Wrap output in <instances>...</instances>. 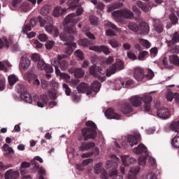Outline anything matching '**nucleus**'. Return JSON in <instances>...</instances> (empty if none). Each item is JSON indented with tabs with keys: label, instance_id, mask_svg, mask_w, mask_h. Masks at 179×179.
Masks as SVG:
<instances>
[{
	"label": "nucleus",
	"instance_id": "nucleus-1",
	"mask_svg": "<svg viewBox=\"0 0 179 179\" xmlns=\"http://www.w3.org/2000/svg\"><path fill=\"white\" fill-rule=\"evenodd\" d=\"M76 14L71 13L64 20V26L66 32H63L59 34V31L57 27L52 25V17H47L46 20H43L41 16L38 17L39 23L41 27H44L48 33L53 34L54 37H58L59 36L62 41H65V45L67 46V49L65 51V54L71 55L73 52V50L76 48V43L72 42L75 37L71 34H76V29L75 24L78 22L76 20Z\"/></svg>",
	"mask_w": 179,
	"mask_h": 179
},
{
	"label": "nucleus",
	"instance_id": "nucleus-2",
	"mask_svg": "<svg viewBox=\"0 0 179 179\" xmlns=\"http://www.w3.org/2000/svg\"><path fill=\"white\" fill-rule=\"evenodd\" d=\"M85 125L87 127H84L81 129V135L78 138V141H89V139H96L97 136V125L92 120L86 122Z\"/></svg>",
	"mask_w": 179,
	"mask_h": 179
},
{
	"label": "nucleus",
	"instance_id": "nucleus-3",
	"mask_svg": "<svg viewBox=\"0 0 179 179\" xmlns=\"http://www.w3.org/2000/svg\"><path fill=\"white\" fill-rule=\"evenodd\" d=\"M20 98L25 101V103H29V104L31 103L33 100L36 101L38 107H40L41 108H43L44 106H47L48 101L50 100L48 96L45 94L41 95L39 98L38 96L34 95L33 98L27 91L22 92L20 94Z\"/></svg>",
	"mask_w": 179,
	"mask_h": 179
},
{
	"label": "nucleus",
	"instance_id": "nucleus-4",
	"mask_svg": "<svg viewBox=\"0 0 179 179\" xmlns=\"http://www.w3.org/2000/svg\"><path fill=\"white\" fill-rule=\"evenodd\" d=\"M101 87V84L99 81H94L91 87L85 83H81L78 87L77 90L79 93H86L87 96H90L92 93H98Z\"/></svg>",
	"mask_w": 179,
	"mask_h": 179
},
{
	"label": "nucleus",
	"instance_id": "nucleus-5",
	"mask_svg": "<svg viewBox=\"0 0 179 179\" xmlns=\"http://www.w3.org/2000/svg\"><path fill=\"white\" fill-rule=\"evenodd\" d=\"M90 73L92 75L94 78H98L100 82H105L106 76H101V75H104L105 72L103 71L101 67L96 66L94 64L90 68Z\"/></svg>",
	"mask_w": 179,
	"mask_h": 179
},
{
	"label": "nucleus",
	"instance_id": "nucleus-6",
	"mask_svg": "<svg viewBox=\"0 0 179 179\" xmlns=\"http://www.w3.org/2000/svg\"><path fill=\"white\" fill-rule=\"evenodd\" d=\"M124 69V62L122 60L117 61L113 64L106 71V76L110 78L111 75L117 73V71H122Z\"/></svg>",
	"mask_w": 179,
	"mask_h": 179
},
{
	"label": "nucleus",
	"instance_id": "nucleus-7",
	"mask_svg": "<svg viewBox=\"0 0 179 179\" xmlns=\"http://www.w3.org/2000/svg\"><path fill=\"white\" fill-rule=\"evenodd\" d=\"M113 17H124V19L134 18V13L131 10L124 8L120 10H115L112 13Z\"/></svg>",
	"mask_w": 179,
	"mask_h": 179
},
{
	"label": "nucleus",
	"instance_id": "nucleus-8",
	"mask_svg": "<svg viewBox=\"0 0 179 179\" xmlns=\"http://www.w3.org/2000/svg\"><path fill=\"white\" fill-rule=\"evenodd\" d=\"M171 129L177 132L176 136L171 141V145L173 148L178 149L179 148V121L173 122L171 124Z\"/></svg>",
	"mask_w": 179,
	"mask_h": 179
},
{
	"label": "nucleus",
	"instance_id": "nucleus-9",
	"mask_svg": "<svg viewBox=\"0 0 179 179\" xmlns=\"http://www.w3.org/2000/svg\"><path fill=\"white\" fill-rule=\"evenodd\" d=\"M117 167L118 164L117 162H113L111 161H107L106 162V169H111L113 171L110 173V176L113 177V179H124V177L121 175H118Z\"/></svg>",
	"mask_w": 179,
	"mask_h": 179
},
{
	"label": "nucleus",
	"instance_id": "nucleus-10",
	"mask_svg": "<svg viewBox=\"0 0 179 179\" xmlns=\"http://www.w3.org/2000/svg\"><path fill=\"white\" fill-rule=\"evenodd\" d=\"M66 3L71 9L77 8L76 16H80V15L83 13V8L78 5L79 3V0H67Z\"/></svg>",
	"mask_w": 179,
	"mask_h": 179
},
{
	"label": "nucleus",
	"instance_id": "nucleus-11",
	"mask_svg": "<svg viewBox=\"0 0 179 179\" xmlns=\"http://www.w3.org/2000/svg\"><path fill=\"white\" fill-rule=\"evenodd\" d=\"M37 68L39 71H45L46 73H52V72H54V69H52V66L45 63V62L42 59L38 62Z\"/></svg>",
	"mask_w": 179,
	"mask_h": 179
},
{
	"label": "nucleus",
	"instance_id": "nucleus-12",
	"mask_svg": "<svg viewBox=\"0 0 179 179\" xmlns=\"http://www.w3.org/2000/svg\"><path fill=\"white\" fill-rule=\"evenodd\" d=\"M65 57H66V55H59L57 56V60H54L59 62L58 66H60V69L62 71H66V69L69 68V64L68 63V62H66V60H62L64 59V58H65Z\"/></svg>",
	"mask_w": 179,
	"mask_h": 179
},
{
	"label": "nucleus",
	"instance_id": "nucleus-13",
	"mask_svg": "<svg viewBox=\"0 0 179 179\" xmlns=\"http://www.w3.org/2000/svg\"><path fill=\"white\" fill-rule=\"evenodd\" d=\"M101 163H98L96 164L95 167L94 168L95 174H100L101 173V179H108L107 171H106V169H101Z\"/></svg>",
	"mask_w": 179,
	"mask_h": 179
},
{
	"label": "nucleus",
	"instance_id": "nucleus-14",
	"mask_svg": "<svg viewBox=\"0 0 179 179\" xmlns=\"http://www.w3.org/2000/svg\"><path fill=\"white\" fill-rule=\"evenodd\" d=\"M58 64L59 62L57 61H53L52 62V65L55 67V73L57 75V76H60L62 79H66V80L71 79V76H69L68 73H61V70H59V68L58 67Z\"/></svg>",
	"mask_w": 179,
	"mask_h": 179
},
{
	"label": "nucleus",
	"instance_id": "nucleus-15",
	"mask_svg": "<svg viewBox=\"0 0 179 179\" xmlns=\"http://www.w3.org/2000/svg\"><path fill=\"white\" fill-rule=\"evenodd\" d=\"M105 115L109 120H120L121 118V115L120 114L115 113L114 109L109 108L105 112Z\"/></svg>",
	"mask_w": 179,
	"mask_h": 179
},
{
	"label": "nucleus",
	"instance_id": "nucleus-16",
	"mask_svg": "<svg viewBox=\"0 0 179 179\" xmlns=\"http://www.w3.org/2000/svg\"><path fill=\"white\" fill-rule=\"evenodd\" d=\"M120 111L124 115L131 114L134 111V108L129 102H124L121 105Z\"/></svg>",
	"mask_w": 179,
	"mask_h": 179
},
{
	"label": "nucleus",
	"instance_id": "nucleus-17",
	"mask_svg": "<svg viewBox=\"0 0 179 179\" xmlns=\"http://www.w3.org/2000/svg\"><path fill=\"white\" fill-rule=\"evenodd\" d=\"M142 98V101L144 103V109L145 111H150V107L152 103V100H153V98H152V96L147 94L144 95Z\"/></svg>",
	"mask_w": 179,
	"mask_h": 179
},
{
	"label": "nucleus",
	"instance_id": "nucleus-18",
	"mask_svg": "<svg viewBox=\"0 0 179 179\" xmlns=\"http://www.w3.org/2000/svg\"><path fill=\"white\" fill-rule=\"evenodd\" d=\"M157 116L162 120H167L170 117V110L166 108H157Z\"/></svg>",
	"mask_w": 179,
	"mask_h": 179
},
{
	"label": "nucleus",
	"instance_id": "nucleus-19",
	"mask_svg": "<svg viewBox=\"0 0 179 179\" xmlns=\"http://www.w3.org/2000/svg\"><path fill=\"white\" fill-rule=\"evenodd\" d=\"M134 78L136 80H143V78H145V71L143 69L140 67H136L134 69Z\"/></svg>",
	"mask_w": 179,
	"mask_h": 179
},
{
	"label": "nucleus",
	"instance_id": "nucleus-20",
	"mask_svg": "<svg viewBox=\"0 0 179 179\" xmlns=\"http://www.w3.org/2000/svg\"><path fill=\"white\" fill-rule=\"evenodd\" d=\"M129 101L133 107H140L142 104V97L135 95L130 98Z\"/></svg>",
	"mask_w": 179,
	"mask_h": 179
},
{
	"label": "nucleus",
	"instance_id": "nucleus-21",
	"mask_svg": "<svg viewBox=\"0 0 179 179\" xmlns=\"http://www.w3.org/2000/svg\"><path fill=\"white\" fill-rule=\"evenodd\" d=\"M96 146V143L93 142H84L81 143V145L79 147V150L81 152H85L86 150H89L92 149V148H94Z\"/></svg>",
	"mask_w": 179,
	"mask_h": 179
},
{
	"label": "nucleus",
	"instance_id": "nucleus-22",
	"mask_svg": "<svg viewBox=\"0 0 179 179\" xmlns=\"http://www.w3.org/2000/svg\"><path fill=\"white\" fill-rule=\"evenodd\" d=\"M4 177L5 179H17L19 178V173L10 169L6 172Z\"/></svg>",
	"mask_w": 179,
	"mask_h": 179
},
{
	"label": "nucleus",
	"instance_id": "nucleus-23",
	"mask_svg": "<svg viewBox=\"0 0 179 179\" xmlns=\"http://www.w3.org/2000/svg\"><path fill=\"white\" fill-rule=\"evenodd\" d=\"M36 78H37V75L34 73V71H33V70H29L28 72L24 75V80H27L29 83H31V81L34 80Z\"/></svg>",
	"mask_w": 179,
	"mask_h": 179
},
{
	"label": "nucleus",
	"instance_id": "nucleus-24",
	"mask_svg": "<svg viewBox=\"0 0 179 179\" xmlns=\"http://www.w3.org/2000/svg\"><path fill=\"white\" fill-rule=\"evenodd\" d=\"M122 164L124 166H129V164H134L136 162V159L134 157H130L128 155L122 156Z\"/></svg>",
	"mask_w": 179,
	"mask_h": 179
},
{
	"label": "nucleus",
	"instance_id": "nucleus-25",
	"mask_svg": "<svg viewBox=\"0 0 179 179\" xmlns=\"http://www.w3.org/2000/svg\"><path fill=\"white\" fill-rule=\"evenodd\" d=\"M140 34L143 36H146L149 34V25L148 23L143 22L139 25Z\"/></svg>",
	"mask_w": 179,
	"mask_h": 179
},
{
	"label": "nucleus",
	"instance_id": "nucleus-26",
	"mask_svg": "<svg viewBox=\"0 0 179 179\" xmlns=\"http://www.w3.org/2000/svg\"><path fill=\"white\" fill-rule=\"evenodd\" d=\"M134 153L136 155H142V153H148V148L143 144H139L136 148L133 150Z\"/></svg>",
	"mask_w": 179,
	"mask_h": 179
},
{
	"label": "nucleus",
	"instance_id": "nucleus-27",
	"mask_svg": "<svg viewBox=\"0 0 179 179\" xmlns=\"http://www.w3.org/2000/svg\"><path fill=\"white\" fill-rule=\"evenodd\" d=\"M153 27L157 33H162L163 32V24L160 22L159 19H153Z\"/></svg>",
	"mask_w": 179,
	"mask_h": 179
},
{
	"label": "nucleus",
	"instance_id": "nucleus-28",
	"mask_svg": "<svg viewBox=\"0 0 179 179\" xmlns=\"http://www.w3.org/2000/svg\"><path fill=\"white\" fill-rule=\"evenodd\" d=\"M92 50L96 51V52H103L106 55H108L111 52L110 49L106 45L94 46Z\"/></svg>",
	"mask_w": 179,
	"mask_h": 179
},
{
	"label": "nucleus",
	"instance_id": "nucleus-29",
	"mask_svg": "<svg viewBox=\"0 0 179 179\" xmlns=\"http://www.w3.org/2000/svg\"><path fill=\"white\" fill-rule=\"evenodd\" d=\"M141 171L139 166L132 167L130 169V173L128 175V179H137L136 175Z\"/></svg>",
	"mask_w": 179,
	"mask_h": 179
},
{
	"label": "nucleus",
	"instance_id": "nucleus-30",
	"mask_svg": "<svg viewBox=\"0 0 179 179\" xmlns=\"http://www.w3.org/2000/svg\"><path fill=\"white\" fill-rule=\"evenodd\" d=\"M69 71L74 73V76L78 79H80V78H83L85 76V71L82 69H70Z\"/></svg>",
	"mask_w": 179,
	"mask_h": 179
},
{
	"label": "nucleus",
	"instance_id": "nucleus-31",
	"mask_svg": "<svg viewBox=\"0 0 179 179\" xmlns=\"http://www.w3.org/2000/svg\"><path fill=\"white\" fill-rule=\"evenodd\" d=\"M66 12V8H62L60 6H57L53 10V16H55V17H58V16H62Z\"/></svg>",
	"mask_w": 179,
	"mask_h": 179
},
{
	"label": "nucleus",
	"instance_id": "nucleus-32",
	"mask_svg": "<svg viewBox=\"0 0 179 179\" xmlns=\"http://www.w3.org/2000/svg\"><path fill=\"white\" fill-rule=\"evenodd\" d=\"M140 141V137L138 136H129L128 137V140H127V143H129V145L130 146H134V145H138V143Z\"/></svg>",
	"mask_w": 179,
	"mask_h": 179
},
{
	"label": "nucleus",
	"instance_id": "nucleus-33",
	"mask_svg": "<svg viewBox=\"0 0 179 179\" xmlns=\"http://www.w3.org/2000/svg\"><path fill=\"white\" fill-rule=\"evenodd\" d=\"M136 5L138 6V8H140V9H141V10H143V12H149V8H150V4L138 1H137Z\"/></svg>",
	"mask_w": 179,
	"mask_h": 179
},
{
	"label": "nucleus",
	"instance_id": "nucleus-34",
	"mask_svg": "<svg viewBox=\"0 0 179 179\" xmlns=\"http://www.w3.org/2000/svg\"><path fill=\"white\" fill-rule=\"evenodd\" d=\"M20 65L22 69H27L31 65V62L29 59H22L20 62Z\"/></svg>",
	"mask_w": 179,
	"mask_h": 179
},
{
	"label": "nucleus",
	"instance_id": "nucleus-35",
	"mask_svg": "<svg viewBox=\"0 0 179 179\" xmlns=\"http://www.w3.org/2000/svg\"><path fill=\"white\" fill-rule=\"evenodd\" d=\"M169 61L171 64H173V65H176L177 66H179V57L173 55L169 57Z\"/></svg>",
	"mask_w": 179,
	"mask_h": 179
},
{
	"label": "nucleus",
	"instance_id": "nucleus-36",
	"mask_svg": "<svg viewBox=\"0 0 179 179\" xmlns=\"http://www.w3.org/2000/svg\"><path fill=\"white\" fill-rule=\"evenodd\" d=\"M92 44V42L87 38L80 39L78 41V45L81 47H89Z\"/></svg>",
	"mask_w": 179,
	"mask_h": 179
},
{
	"label": "nucleus",
	"instance_id": "nucleus-37",
	"mask_svg": "<svg viewBox=\"0 0 179 179\" xmlns=\"http://www.w3.org/2000/svg\"><path fill=\"white\" fill-rule=\"evenodd\" d=\"M3 148L5 152H8L6 153V156H8V157H9L10 153H11V155H13V153H15V150H13V148H12V147H9V145L8 144H4L3 145Z\"/></svg>",
	"mask_w": 179,
	"mask_h": 179
},
{
	"label": "nucleus",
	"instance_id": "nucleus-38",
	"mask_svg": "<svg viewBox=\"0 0 179 179\" xmlns=\"http://www.w3.org/2000/svg\"><path fill=\"white\" fill-rule=\"evenodd\" d=\"M10 44V41H8V38H0V48H3V47H6V48H8Z\"/></svg>",
	"mask_w": 179,
	"mask_h": 179
},
{
	"label": "nucleus",
	"instance_id": "nucleus-39",
	"mask_svg": "<svg viewBox=\"0 0 179 179\" xmlns=\"http://www.w3.org/2000/svg\"><path fill=\"white\" fill-rule=\"evenodd\" d=\"M128 29H129V30H131V31H138L139 25H138L136 22H129L128 24Z\"/></svg>",
	"mask_w": 179,
	"mask_h": 179
},
{
	"label": "nucleus",
	"instance_id": "nucleus-40",
	"mask_svg": "<svg viewBox=\"0 0 179 179\" xmlns=\"http://www.w3.org/2000/svg\"><path fill=\"white\" fill-rule=\"evenodd\" d=\"M119 8H122V3L118 2L114 3L108 8V12H113L115 9H118Z\"/></svg>",
	"mask_w": 179,
	"mask_h": 179
},
{
	"label": "nucleus",
	"instance_id": "nucleus-41",
	"mask_svg": "<svg viewBox=\"0 0 179 179\" xmlns=\"http://www.w3.org/2000/svg\"><path fill=\"white\" fill-rule=\"evenodd\" d=\"M153 78H155V72H153L152 69H148V73L144 75V79H146V80H152Z\"/></svg>",
	"mask_w": 179,
	"mask_h": 179
},
{
	"label": "nucleus",
	"instance_id": "nucleus-42",
	"mask_svg": "<svg viewBox=\"0 0 179 179\" xmlns=\"http://www.w3.org/2000/svg\"><path fill=\"white\" fill-rule=\"evenodd\" d=\"M169 19L173 26H175V24H178V17H177V15H176V14L171 13L169 15Z\"/></svg>",
	"mask_w": 179,
	"mask_h": 179
},
{
	"label": "nucleus",
	"instance_id": "nucleus-43",
	"mask_svg": "<svg viewBox=\"0 0 179 179\" xmlns=\"http://www.w3.org/2000/svg\"><path fill=\"white\" fill-rule=\"evenodd\" d=\"M18 80L19 79L15 75L8 76V83L10 86H13V85H15V83H16V82H17Z\"/></svg>",
	"mask_w": 179,
	"mask_h": 179
},
{
	"label": "nucleus",
	"instance_id": "nucleus-44",
	"mask_svg": "<svg viewBox=\"0 0 179 179\" xmlns=\"http://www.w3.org/2000/svg\"><path fill=\"white\" fill-rule=\"evenodd\" d=\"M172 41H170V43H173V44H176V43H179V34H178V32L175 31L173 33V34L172 35Z\"/></svg>",
	"mask_w": 179,
	"mask_h": 179
},
{
	"label": "nucleus",
	"instance_id": "nucleus-45",
	"mask_svg": "<svg viewBox=\"0 0 179 179\" xmlns=\"http://www.w3.org/2000/svg\"><path fill=\"white\" fill-rule=\"evenodd\" d=\"M148 54H149V52L146 50L141 52L138 56V61H143L146 55H148Z\"/></svg>",
	"mask_w": 179,
	"mask_h": 179
},
{
	"label": "nucleus",
	"instance_id": "nucleus-46",
	"mask_svg": "<svg viewBox=\"0 0 179 179\" xmlns=\"http://www.w3.org/2000/svg\"><path fill=\"white\" fill-rule=\"evenodd\" d=\"M177 93H176L175 94L173 93V92L171 91H169L167 92V94H166V100H168V101H173V99H176V94Z\"/></svg>",
	"mask_w": 179,
	"mask_h": 179
},
{
	"label": "nucleus",
	"instance_id": "nucleus-47",
	"mask_svg": "<svg viewBox=\"0 0 179 179\" xmlns=\"http://www.w3.org/2000/svg\"><path fill=\"white\" fill-rule=\"evenodd\" d=\"M140 43L143 47L145 48H150V43L148 40L140 39Z\"/></svg>",
	"mask_w": 179,
	"mask_h": 179
},
{
	"label": "nucleus",
	"instance_id": "nucleus-48",
	"mask_svg": "<svg viewBox=\"0 0 179 179\" xmlns=\"http://www.w3.org/2000/svg\"><path fill=\"white\" fill-rule=\"evenodd\" d=\"M90 22L91 24H94V26H96L99 22V18L94 15L90 16Z\"/></svg>",
	"mask_w": 179,
	"mask_h": 179
},
{
	"label": "nucleus",
	"instance_id": "nucleus-49",
	"mask_svg": "<svg viewBox=\"0 0 179 179\" xmlns=\"http://www.w3.org/2000/svg\"><path fill=\"white\" fill-rule=\"evenodd\" d=\"M31 59L34 62H38L39 61H41L40 59V55L38 53H34L31 56Z\"/></svg>",
	"mask_w": 179,
	"mask_h": 179
},
{
	"label": "nucleus",
	"instance_id": "nucleus-50",
	"mask_svg": "<svg viewBox=\"0 0 179 179\" xmlns=\"http://www.w3.org/2000/svg\"><path fill=\"white\" fill-rule=\"evenodd\" d=\"M138 164L139 166H145L146 164V157L141 156L138 158Z\"/></svg>",
	"mask_w": 179,
	"mask_h": 179
},
{
	"label": "nucleus",
	"instance_id": "nucleus-51",
	"mask_svg": "<svg viewBox=\"0 0 179 179\" xmlns=\"http://www.w3.org/2000/svg\"><path fill=\"white\" fill-rule=\"evenodd\" d=\"M108 44H110L113 48H117L119 45L118 42L115 39L108 41Z\"/></svg>",
	"mask_w": 179,
	"mask_h": 179
},
{
	"label": "nucleus",
	"instance_id": "nucleus-52",
	"mask_svg": "<svg viewBox=\"0 0 179 179\" xmlns=\"http://www.w3.org/2000/svg\"><path fill=\"white\" fill-rule=\"evenodd\" d=\"M50 86L52 90H55L56 89H58L59 84H58V83H57L55 80H52L50 83Z\"/></svg>",
	"mask_w": 179,
	"mask_h": 179
},
{
	"label": "nucleus",
	"instance_id": "nucleus-53",
	"mask_svg": "<svg viewBox=\"0 0 179 179\" xmlns=\"http://www.w3.org/2000/svg\"><path fill=\"white\" fill-rule=\"evenodd\" d=\"M38 40L42 42H45L47 40H48V36L45 35V34H40L38 36Z\"/></svg>",
	"mask_w": 179,
	"mask_h": 179
},
{
	"label": "nucleus",
	"instance_id": "nucleus-54",
	"mask_svg": "<svg viewBox=\"0 0 179 179\" xmlns=\"http://www.w3.org/2000/svg\"><path fill=\"white\" fill-rule=\"evenodd\" d=\"M17 90L19 93H23V92H27L26 88L24 87V85L22 84H19L17 85Z\"/></svg>",
	"mask_w": 179,
	"mask_h": 179
},
{
	"label": "nucleus",
	"instance_id": "nucleus-55",
	"mask_svg": "<svg viewBox=\"0 0 179 179\" xmlns=\"http://www.w3.org/2000/svg\"><path fill=\"white\" fill-rule=\"evenodd\" d=\"M63 88L64 89L66 96H71V88L66 84H63Z\"/></svg>",
	"mask_w": 179,
	"mask_h": 179
},
{
	"label": "nucleus",
	"instance_id": "nucleus-56",
	"mask_svg": "<svg viewBox=\"0 0 179 179\" xmlns=\"http://www.w3.org/2000/svg\"><path fill=\"white\" fill-rule=\"evenodd\" d=\"M27 31H31V26L29 24L27 25L24 26L22 28V32L27 34Z\"/></svg>",
	"mask_w": 179,
	"mask_h": 179
},
{
	"label": "nucleus",
	"instance_id": "nucleus-57",
	"mask_svg": "<svg viewBox=\"0 0 179 179\" xmlns=\"http://www.w3.org/2000/svg\"><path fill=\"white\" fill-rule=\"evenodd\" d=\"M54 41H49L48 42H46L45 43V48H47V50H51V48H52V47H54Z\"/></svg>",
	"mask_w": 179,
	"mask_h": 179
},
{
	"label": "nucleus",
	"instance_id": "nucleus-58",
	"mask_svg": "<svg viewBox=\"0 0 179 179\" xmlns=\"http://www.w3.org/2000/svg\"><path fill=\"white\" fill-rule=\"evenodd\" d=\"M75 55H76V57L79 58V59H83V52L82 51H80V50H77L75 52Z\"/></svg>",
	"mask_w": 179,
	"mask_h": 179
},
{
	"label": "nucleus",
	"instance_id": "nucleus-59",
	"mask_svg": "<svg viewBox=\"0 0 179 179\" xmlns=\"http://www.w3.org/2000/svg\"><path fill=\"white\" fill-rule=\"evenodd\" d=\"M127 57L130 59H133V61H135V59H138L136 55H135V53L134 52H127Z\"/></svg>",
	"mask_w": 179,
	"mask_h": 179
},
{
	"label": "nucleus",
	"instance_id": "nucleus-60",
	"mask_svg": "<svg viewBox=\"0 0 179 179\" xmlns=\"http://www.w3.org/2000/svg\"><path fill=\"white\" fill-rule=\"evenodd\" d=\"M49 96L52 100H55L57 99V94L55 93V90L48 91Z\"/></svg>",
	"mask_w": 179,
	"mask_h": 179
},
{
	"label": "nucleus",
	"instance_id": "nucleus-61",
	"mask_svg": "<svg viewBox=\"0 0 179 179\" xmlns=\"http://www.w3.org/2000/svg\"><path fill=\"white\" fill-rule=\"evenodd\" d=\"M38 173L41 174L39 176L38 179H45V178H44V176H43V175L45 174V170H44V169L39 168L38 169Z\"/></svg>",
	"mask_w": 179,
	"mask_h": 179
},
{
	"label": "nucleus",
	"instance_id": "nucleus-62",
	"mask_svg": "<svg viewBox=\"0 0 179 179\" xmlns=\"http://www.w3.org/2000/svg\"><path fill=\"white\" fill-rule=\"evenodd\" d=\"M93 155H94V152H88L83 153L82 155V157L83 159H86L87 157H92Z\"/></svg>",
	"mask_w": 179,
	"mask_h": 179
},
{
	"label": "nucleus",
	"instance_id": "nucleus-63",
	"mask_svg": "<svg viewBox=\"0 0 179 179\" xmlns=\"http://www.w3.org/2000/svg\"><path fill=\"white\" fill-rule=\"evenodd\" d=\"M32 166H34V170H38L39 169V166H38V164L37 163V162H36V159H34L31 161V164Z\"/></svg>",
	"mask_w": 179,
	"mask_h": 179
},
{
	"label": "nucleus",
	"instance_id": "nucleus-64",
	"mask_svg": "<svg viewBox=\"0 0 179 179\" xmlns=\"http://www.w3.org/2000/svg\"><path fill=\"white\" fill-rule=\"evenodd\" d=\"M146 179H157V176L155 173H148L146 176Z\"/></svg>",
	"mask_w": 179,
	"mask_h": 179
}]
</instances>
